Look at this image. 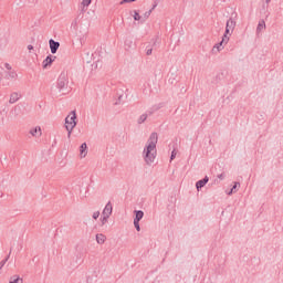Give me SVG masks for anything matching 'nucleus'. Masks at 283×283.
<instances>
[{"mask_svg":"<svg viewBox=\"0 0 283 283\" xmlns=\"http://www.w3.org/2000/svg\"><path fill=\"white\" fill-rule=\"evenodd\" d=\"M156 145H158V134L153 133L149 136L143 151V156L146 165H151L154 164V160H156V154H157Z\"/></svg>","mask_w":283,"mask_h":283,"instance_id":"1","label":"nucleus"},{"mask_svg":"<svg viewBox=\"0 0 283 283\" xmlns=\"http://www.w3.org/2000/svg\"><path fill=\"white\" fill-rule=\"evenodd\" d=\"M7 73V78L9 81H17L19 78V73L14 71V67L10 62H0V83L3 81V73Z\"/></svg>","mask_w":283,"mask_h":283,"instance_id":"2","label":"nucleus"},{"mask_svg":"<svg viewBox=\"0 0 283 283\" xmlns=\"http://www.w3.org/2000/svg\"><path fill=\"white\" fill-rule=\"evenodd\" d=\"M76 124V111H72L65 118V129L67 132V138H72V132H74Z\"/></svg>","mask_w":283,"mask_h":283,"instance_id":"3","label":"nucleus"},{"mask_svg":"<svg viewBox=\"0 0 283 283\" xmlns=\"http://www.w3.org/2000/svg\"><path fill=\"white\" fill-rule=\"evenodd\" d=\"M57 90L61 92H70V78L67 74L62 73L57 78Z\"/></svg>","mask_w":283,"mask_h":283,"instance_id":"4","label":"nucleus"},{"mask_svg":"<svg viewBox=\"0 0 283 283\" xmlns=\"http://www.w3.org/2000/svg\"><path fill=\"white\" fill-rule=\"evenodd\" d=\"M112 211H114V208L112 207V202L106 203L105 208L103 209L102 216L99 218L102 227H105V224H107V221L112 216Z\"/></svg>","mask_w":283,"mask_h":283,"instance_id":"5","label":"nucleus"},{"mask_svg":"<svg viewBox=\"0 0 283 283\" xmlns=\"http://www.w3.org/2000/svg\"><path fill=\"white\" fill-rule=\"evenodd\" d=\"M87 154H90V148H87V143L81 144L78 148V158L80 160H83L84 158H87Z\"/></svg>","mask_w":283,"mask_h":283,"instance_id":"6","label":"nucleus"},{"mask_svg":"<svg viewBox=\"0 0 283 283\" xmlns=\"http://www.w3.org/2000/svg\"><path fill=\"white\" fill-rule=\"evenodd\" d=\"M21 98H22L21 93H19V92H12V93H10V95H9V104H10V105H14V103H19V101H21Z\"/></svg>","mask_w":283,"mask_h":283,"instance_id":"7","label":"nucleus"},{"mask_svg":"<svg viewBox=\"0 0 283 283\" xmlns=\"http://www.w3.org/2000/svg\"><path fill=\"white\" fill-rule=\"evenodd\" d=\"M56 61V56L49 55L46 59L42 62L43 70H49V67H52V62Z\"/></svg>","mask_w":283,"mask_h":283,"instance_id":"8","label":"nucleus"},{"mask_svg":"<svg viewBox=\"0 0 283 283\" xmlns=\"http://www.w3.org/2000/svg\"><path fill=\"white\" fill-rule=\"evenodd\" d=\"M29 134H31L33 138H41V136H43V130L41 129V126H35L30 129Z\"/></svg>","mask_w":283,"mask_h":283,"instance_id":"9","label":"nucleus"},{"mask_svg":"<svg viewBox=\"0 0 283 283\" xmlns=\"http://www.w3.org/2000/svg\"><path fill=\"white\" fill-rule=\"evenodd\" d=\"M233 28H235V22L233 20H228L224 36L231 35V32H233Z\"/></svg>","mask_w":283,"mask_h":283,"instance_id":"10","label":"nucleus"},{"mask_svg":"<svg viewBox=\"0 0 283 283\" xmlns=\"http://www.w3.org/2000/svg\"><path fill=\"white\" fill-rule=\"evenodd\" d=\"M49 45L52 54H56V51L61 48V44L54 40H50Z\"/></svg>","mask_w":283,"mask_h":283,"instance_id":"11","label":"nucleus"},{"mask_svg":"<svg viewBox=\"0 0 283 283\" xmlns=\"http://www.w3.org/2000/svg\"><path fill=\"white\" fill-rule=\"evenodd\" d=\"M95 240H96V242H97L99 245H103V244H105V242H107V237H106L105 234H103V233H97V234L95 235Z\"/></svg>","mask_w":283,"mask_h":283,"instance_id":"12","label":"nucleus"},{"mask_svg":"<svg viewBox=\"0 0 283 283\" xmlns=\"http://www.w3.org/2000/svg\"><path fill=\"white\" fill-rule=\"evenodd\" d=\"M224 43H229V36L227 35H223L222 41L219 44L214 45V50H217V52H221V50H223L222 45H224Z\"/></svg>","mask_w":283,"mask_h":283,"instance_id":"13","label":"nucleus"},{"mask_svg":"<svg viewBox=\"0 0 283 283\" xmlns=\"http://www.w3.org/2000/svg\"><path fill=\"white\" fill-rule=\"evenodd\" d=\"M207 182H209V177H205L203 179L197 181L196 188L202 189V187H205V185H207Z\"/></svg>","mask_w":283,"mask_h":283,"instance_id":"14","label":"nucleus"},{"mask_svg":"<svg viewBox=\"0 0 283 283\" xmlns=\"http://www.w3.org/2000/svg\"><path fill=\"white\" fill-rule=\"evenodd\" d=\"M80 6L82 10H87L92 6V0H82Z\"/></svg>","mask_w":283,"mask_h":283,"instance_id":"15","label":"nucleus"},{"mask_svg":"<svg viewBox=\"0 0 283 283\" xmlns=\"http://www.w3.org/2000/svg\"><path fill=\"white\" fill-rule=\"evenodd\" d=\"M145 216V213L140 210L135 211V219L134 222H140V220H143V217Z\"/></svg>","mask_w":283,"mask_h":283,"instance_id":"16","label":"nucleus"},{"mask_svg":"<svg viewBox=\"0 0 283 283\" xmlns=\"http://www.w3.org/2000/svg\"><path fill=\"white\" fill-rule=\"evenodd\" d=\"M266 29V23L264 21H260L258 24V32H262V30Z\"/></svg>","mask_w":283,"mask_h":283,"instance_id":"17","label":"nucleus"},{"mask_svg":"<svg viewBox=\"0 0 283 283\" xmlns=\"http://www.w3.org/2000/svg\"><path fill=\"white\" fill-rule=\"evenodd\" d=\"M133 18L135 21H140L142 19L140 13H138V11H134Z\"/></svg>","mask_w":283,"mask_h":283,"instance_id":"18","label":"nucleus"},{"mask_svg":"<svg viewBox=\"0 0 283 283\" xmlns=\"http://www.w3.org/2000/svg\"><path fill=\"white\" fill-rule=\"evenodd\" d=\"M92 218L93 220H98V218H101V212L99 211L93 212Z\"/></svg>","mask_w":283,"mask_h":283,"instance_id":"19","label":"nucleus"},{"mask_svg":"<svg viewBox=\"0 0 283 283\" xmlns=\"http://www.w3.org/2000/svg\"><path fill=\"white\" fill-rule=\"evenodd\" d=\"M240 186L239 182H234V186L232 187V189L229 192V196H231V193H233L235 191V189H238V187Z\"/></svg>","mask_w":283,"mask_h":283,"instance_id":"20","label":"nucleus"},{"mask_svg":"<svg viewBox=\"0 0 283 283\" xmlns=\"http://www.w3.org/2000/svg\"><path fill=\"white\" fill-rule=\"evenodd\" d=\"M146 120H147V115L144 114V115H140L138 123H145Z\"/></svg>","mask_w":283,"mask_h":283,"instance_id":"21","label":"nucleus"},{"mask_svg":"<svg viewBox=\"0 0 283 283\" xmlns=\"http://www.w3.org/2000/svg\"><path fill=\"white\" fill-rule=\"evenodd\" d=\"M134 227L137 231H140V223L138 221H134Z\"/></svg>","mask_w":283,"mask_h":283,"instance_id":"22","label":"nucleus"},{"mask_svg":"<svg viewBox=\"0 0 283 283\" xmlns=\"http://www.w3.org/2000/svg\"><path fill=\"white\" fill-rule=\"evenodd\" d=\"M134 1H136V0H123L120 2V6H123L124 3H134Z\"/></svg>","mask_w":283,"mask_h":283,"instance_id":"23","label":"nucleus"},{"mask_svg":"<svg viewBox=\"0 0 283 283\" xmlns=\"http://www.w3.org/2000/svg\"><path fill=\"white\" fill-rule=\"evenodd\" d=\"M151 52H154V50L151 48L146 50V54L147 56H151Z\"/></svg>","mask_w":283,"mask_h":283,"instance_id":"24","label":"nucleus"},{"mask_svg":"<svg viewBox=\"0 0 283 283\" xmlns=\"http://www.w3.org/2000/svg\"><path fill=\"white\" fill-rule=\"evenodd\" d=\"M28 50H29V52H32V50H34V46L32 44H29Z\"/></svg>","mask_w":283,"mask_h":283,"instance_id":"25","label":"nucleus"},{"mask_svg":"<svg viewBox=\"0 0 283 283\" xmlns=\"http://www.w3.org/2000/svg\"><path fill=\"white\" fill-rule=\"evenodd\" d=\"M175 156H176V155H175V153L172 151V155H171V160H174Z\"/></svg>","mask_w":283,"mask_h":283,"instance_id":"26","label":"nucleus"},{"mask_svg":"<svg viewBox=\"0 0 283 283\" xmlns=\"http://www.w3.org/2000/svg\"><path fill=\"white\" fill-rule=\"evenodd\" d=\"M0 269H3V263H0Z\"/></svg>","mask_w":283,"mask_h":283,"instance_id":"27","label":"nucleus"},{"mask_svg":"<svg viewBox=\"0 0 283 283\" xmlns=\"http://www.w3.org/2000/svg\"><path fill=\"white\" fill-rule=\"evenodd\" d=\"M266 1H271V0H266Z\"/></svg>","mask_w":283,"mask_h":283,"instance_id":"28","label":"nucleus"}]
</instances>
